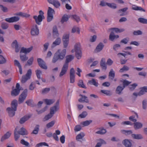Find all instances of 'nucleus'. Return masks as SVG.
Returning a JSON list of instances; mask_svg holds the SVG:
<instances>
[{
  "instance_id": "nucleus-8",
  "label": "nucleus",
  "mask_w": 147,
  "mask_h": 147,
  "mask_svg": "<svg viewBox=\"0 0 147 147\" xmlns=\"http://www.w3.org/2000/svg\"><path fill=\"white\" fill-rule=\"evenodd\" d=\"M28 90L26 89L19 96L18 101L19 104L22 103L26 99L27 95Z\"/></svg>"
},
{
  "instance_id": "nucleus-21",
  "label": "nucleus",
  "mask_w": 147,
  "mask_h": 147,
  "mask_svg": "<svg viewBox=\"0 0 147 147\" xmlns=\"http://www.w3.org/2000/svg\"><path fill=\"white\" fill-rule=\"evenodd\" d=\"M11 46L12 47H14L15 48V51L18 53L19 51V49L17 41L16 40H14L11 44Z\"/></svg>"
},
{
  "instance_id": "nucleus-50",
  "label": "nucleus",
  "mask_w": 147,
  "mask_h": 147,
  "mask_svg": "<svg viewBox=\"0 0 147 147\" xmlns=\"http://www.w3.org/2000/svg\"><path fill=\"white\" fill-rule=\"evenodd\" d=\"M68 18L67 15H64L62 17L61 22L62 24H63L64 22L67 21L68 20Z\"/></svg>"
},
{
  "instance_id": "nucleus-7",
  "label": "nucleus",
  "mask_w": 147,
  "mask_h": 147,
  "mask_svg": "<svg viewBox=\"0 0 147 147\" xmlns=\"http://www.w3.org/2000/svg\"><path fill=\"white\" fill-rule=\"evenodd\" d=\"M28 90L26 89L19 96L18 101L19 104L22 103L26 99L27 95Z\"/></svg>"
},
{
  "instance_id": "nucleus-62",
  "label": "nucleus",
  "mask_w": 147,
  "mask_h": 147,
  "mask_svg": "<svg viewBox=\"0 0 147 147\" xmlns=\"http://www.w3.org/2000/svg\"><path fill=\"white\" fill-rule=\"evenodd\" d=\"M129 40V38L128 37H126L121 40L120 41V43L126 44L127 43Z\"/></svg>"
},
{
  "instance_id": "nucleus-36",
  "label": "nucleus",
  "mask_w": 147,
  "mask_h": 147,
  "mask_svg": "<svg viewBox=\"0 0 147 147\" xmlns=\"http://www.w3.org/2000/svg\"><path fill=\"white\" fill-rule=\"evenodd\" d=\"M84 136L85 134L84 133L81 132L76 136V140L77 141H80V140L82 139Z\"/></svg>"
},
{
  "instance_id": "nucleus-28",
  "label": "nucleus",
  "mask_w": 147,
  "mask_h": 147,
  "mask_svg": "<svg viewBox=\"0 0 147 147\" xmlns=\"http://www.w3.org/2000/svg\"><path fill=\"white\" fill-rule=\"evenodd\" d=\"M19 134L22 135H26L28 134V133L26 129L23 127L20 128V131H18Z\"/></svg>"
},
{
  "instance_id": "nucleus-2",
  "label": "nucleus",
  "mask_w": 147,
  "mask_h": 147,
  "mask_svg": "<svg viewBox=\"0 0 147 147\" xmlns=\"http://www.w3.org/2000/svg\"><path fill=\"white\" fill-rule=\"evenodd\" d=\"M66 54V49H64L61 51L58 50L54 54L52 59V62L54 63L58 61L62 60L65 58Z\"/></svg>"
},
{
  "instance_id": "nucleus-32",
  "label": "nucleus",
  "mask_w": 147,
  "mask_h": 147,
  "mask_svg": "<svg viewBox=\"0 0 147 147\" xmlns=\"http://www.w3.org/2000/svg\"><path fill=\"white\" fill-rule=\"evenodd\" d=\"M104 47V45L102 43H100L96 47V50L97 52H99L101 51Z\"/></svg>"
},
{
  "instance_id": "nucleus-5",
  "label": "nucleus",
  "mask_w": 147,
  "mask_h": 147,
  "mask_svg": "<svg viewBox=\"0 0 147 147\" xmlns=\"http://www.w3.org/2000/svg\"><path fill=\"white\" fill-rule=\"evenodd\" d=\"M39 15L38 16H34L33 17L36 23L38 25L41 24V22L42 21V20L45 18L43 15L44 12L42 10H40L39 11Z\"/></svg>"
},
{
  "instance_id": "nucleus-14",
  "label": "nucleus",
  "mask_w": 147,
  "mask_h": 147,
  "mask_svg": "<svg viewBox=\"0 0 147 147\" xmlns=\"http://www.w3.org/2000/svg\"><path fill=\"white\" fill-rule=\"evenodd\" d=\"M37 61L38 65L41 68L45 69H47V66L46 65L45 62L42 59L38 58L37 59Z\"/></svg>"
},
{
  "instance_id": "nucleus-10",
  "label": "nucleus",
  "mask_w": 147,
  "mask_h": 147,
  "mask_svg": "<svg viewBox=\"0 0 147 147\" xmlns=\"http://www.w3.org/2000/svg\"><path fill=\"white\" fill-rule=\"evenodd\" d=\"M75 71L73 68L71 69L70 71V83H73L75 82Z\"/></svg>"
},
{
  "instance_id": "nucleus-31",
  "label": "nucleus",
  "mask_w": 147,
  "mask_h": 147,
  "mask_svg": "<svg viewBox=\"0 0 147 147\" xmlns=\"http://www.w3.org/2000/svg\"><path fill=\"white\" fill-rule=\"evenodd\" d=\"M124 88L122 86H118L116 88L115 92L117 94H121L122 91L123 90Z\"/></svg>"
},
{
  "instance_id": "nucleus-4",
  "label": "nucleus",
  "mask_w": 147,
  "mask_h": 147,
  "mask_svg": "<svg viewBox=\"0 0 147 147\" xmlns=\"http://www.w3.org/2000/svg\"><path fill=\"white\" fill-rule=\"evenodd\" d=\"M74 48L76 57L78 59H80L82 56V52L80 44L79 43H76L74 45Z\"/></svg>"
},
{
  "instance_id": "nucleus-42",
  "label": "nucleus",
  "mask_w": 147,
  "mask_h": 147,
  "mask_svg": "<svg viewBox=\"0 0 147 147\" xmlns=\"http://www.w3.org/2000/svg\"><path fill=\"white\" fill-rule=\"evenodd\" d=\"M44 101L46 103L49 105H50L52 104L55 101L54 99H46L44 100Z\"/></svg>"
},
{
  "instance_id": "nucleus-49",
  "label": "nucleus",
  "mask_w": 147,
  "mask_h": 147,
  "mask_svg": "<svg viewBox=\"0 0 147 147\" xmlns=\"http://www.w3.org/2000/svg\"><path fill=\"white\" fill-rule=\"evenodd\" d=\"M121 132L123 134L125 135H129L132 134V132L131 130H122L121 131Z\"/></svg>"
},
{
  "instance_id": "nucleus-27",
  "label": "nucleus",
  "mask_w": 147,
  "mask_h": 147,
  "mask_svg": "<svg viewBox=\"0 0 147 147\" xmlns=\"http://www.w3.org/2000/svg\"><path fill=\"white\" fill-rule=\"evenodd\" d=\"M123 143L126 147H132L131 143L129 140L125 139L123 141Z\"/></svg>"
},
{
  "instance_id": "nucleus-56",
  "label": "nucleus",
  "mask_w": 147,
  "mask_h": 147,
  "mask_svg": "<svg viewBox=\"0 0 147 147\" xmlns=\"http://www.w3.org/2000/svg\"><path fill=\"white\" fill-rule=\"evenodd\" d=\"M87 115L88 113L86 111H83L79 115L78 117H80L81 118H84L87 116Z\"/></svg>"
},
{
  "instance_id": "nucleus-22",
  "label": "nucleus",
  "mask_w": 147,
  "mask_h": 147,
  "mask_svg": "<svg viewBox=\"0 0 147 147\" xmlns=\"http://www.w3.org/2000/svg\"><path fill=\"white\" fill-rule=\"evenodd\" d=\"M119 37L118 35H115L114 32L112 31L109 36V40L111 41H113L114 39H117Z\"/></svg>"
},
{
  "instance_id": "nucleus-44",
  "label": "nucleus",
  "mask_w": 147,
  "mask_h": 147,
  "mask_svg": "<svg viewBox=\"0 0 147 147\" xmlns=\"http://www.w3.org/2000/svg\"><path fill=\"white\" fill-rule=\"evenodd\" d=\"M39 126L38 125H36V127H35L34 130L31 133V134H38V131L39 130Z\"/></svg>"
},
{
  "instance_id": "nucleus-43",
  "label": "nucleus",
  "mask_w": 147,
  "mask_h": 147,
  "mask_svg": "<svg viewBox=\"0 0 147 147\" xmlns=\"http://www.w3.org/2000/svg\"><path fill=\"white\" fill-rule=\"evenodd\" d=\"M78 85L80 87L83 88H86V86L84 84L83 80H79L78 82Z\"/></svg>"
},
{
  "instance_id": "nucleus-12",
  "label": "nucleus",
  "mask_w": 147,
  "mask_h": 147,
  "mask_svg": "<svg viewBox=\"0 0 147 147\" xmlns=\"http://www.w3.org/2000/svg\"><path fill=\"white\" fill-rule=\"evenodd\" d=\"M50 4L53 5L55 8H58L61 6V4L58 0H47Z\"/></svg>"
},
{
  "instance_id": "nucleus-38",
  "label": "nucleus",
  "mask_w": 147,
  "mask_h": 147,
  "mask_svg": "<svg viewBox=\"0 0 147 147\" xmlns=\"http://www.w3.org/2000/svg\"><path fill=\"white\" fill-rule=\"evenodd\" d=\"M109 76L110 79L113 80L115 76V72L113 69H111L109 72Z\"/></svg>"
},
{
  "instance_id": "nucleus-15",
  "label": "nucleus",
  "mask_w": 147,
  "mask_h": 147,
  "mask_svg": "<svg viewBox=\"0 0 147 147\" xmlns=\"http://www.w3.org/2000/svg\"><path fill=\"white\" fill-rule=\"evenodd\" d=\"M39 30L37 25H35L34 27L31 30V35L35 36L39 34Z\"/></svg>"
},
{
  "instance_id": "nucleus-17",
  "label": "nucleus",
  "mask_w": 147,
  "mask_h": 147,
  "mask_svg": "<svg viewBox=\"0 0 147 147\" xmlns=\"http://www.w3.org/2000/svg\"><path fill=\"white\" fill-rule=\"evenodd\" d=\"M33 47L32 46L27 49L25 48L24 47H22L21 49L20 53H24L25 54L30 52L32 49Z\"/></svg>"
},
{
  "instance_id": "nucleus-11",
  "label": "nucleus",
  "mask_w": 147,
  "mask_h": 147,
  "mask_svg": "<svg viewBox=\"0 0 147 147\" xmlns=\"http://www.w3.org/2000/svg\"><path fill=\"white\" fill-rule=\"evenodd\" d=\"M69 35L68 34H65L63 36V41L64 47L66 48L69 43Z\"/></svg>"
},
{
  "instance_id": "nucleus-61",
  "label": "nucleus",
  "mask_w": 147,
  "mask_h": 147,
  "mask_svg": "<svg viewBox=\"0 0 147 147\" xmlns=\"http://www.w3.org/2000/svg\"><path fill=\"white\" fill-rule=\"evenodd\" d=\"M36 74L37 78L40 79L41 78L40 75L42 74V71L39 70H37L36 71Z\"/></svg>"
},
{
  "instance_id": "nucleus-48",
  "label": "nucleus",
  "mask_w": 147,
  "mask_h": 147,
  "mask_svg": "<svg viewBox=\"0 0 147 147\" xmlns=\"http://www.w3.org/2000/svg\"><path fill=\"white\" fill-rule=\"evenodd\" d=\"M76 31L77 32L78 34H79L80 33V30L78 27L76 26H74L72 29L71 32L74 33Z\"/></svg>"
},
{
  "instance_id": "nucleus-33",
  "label": "nucleus",
  "mask_w": 147,
  "mask_h": 147,
  "mask_svg": "<svg viewBox=\"0 0 147 147\" xmlns=\"http://www.w3.org/2000/svg\"><path fill=\"white\" fill-rule=\"evenodd\" d=\"M132 9L136 11L140 10L141 11H143L144 12L145 11V10L142 7H138L135 5H133Z\"/></svg>"
},
{
  "instance_id": "nucleus-25",
  "label": "nucleus",
  "mask_w": 147,
  "mask_h": 147,
  "mask_svg": "<svg viewBox=\"0 0 147 147\" xmlns=\"http://www.w3.org/2000/svg\"><path fill=\"white\" fill-rule=\"evenodd\" d=\"M131 136L133 139L137 140H140L143 138V137L142 135L140 134H132Z\"/></svg>"
},
{
  "instance_id": "nucleus-59",
  "label": "nucleus",
  "mask_w": 147,
  "mask_h": 147,
  "mask_svg": "<svg viewBox=\"0 0 147 147\" xmlns=\"http://www.w3.org/2000/svg\"><path fill=\"white\" fill-rule=\"evenodd\" d=\"M129 69V68L126 65H124L122 68L120 69L119 72H122L124 71H127Z\"/></svg>"
},
{
  "instance_id": "nucleus-46",
  "label": "nucleus",
  "mask_w": 147,
  "mask_h": 147,
  "mask_svg": "<svg viewBox=\"0 0 147 147\" xmlns=\"http://www.w3.org/2000/svg\"><path fill=\"white\" fill-rule=\"evenodd\" d=\"M55 13V11L54 10L50 7H48L47 14L53 15V14H54Z\"/></svg>"
},
{
  "instance_id": "nucleus-41",
  "label": "nucleus",
  "mask_w": 147,
  "mask_h": 147,
  "mask_svg": "<svg viewBox=\"0 0 147 147\" xmlns=\"http://www.w3.org/2000/svg\"><path fill=\"white\" fill-rule=\"evenodd\" d=\"M99 130L96 132V133L97 134H100L101 135L103 134L106 132V130L103 128H100Z\"/></svg>"
},
{
  "instance_id": "nucleus-18",
  "label": "nucleus",
  "mask_w": 147,
  "mask_h": 147,
  "mask_svg": "<svg viewBox=\"0 0 147 147\" xmlns=\"http://www.w3.org/2000/svg\"><path fill=\"white\" fill-rule=\"evenodd\" d=\"M80 96L81 97L78 99L79 102H84L86 103H88L89 102V100L87 96L82 94H80Z\"/></svg>"
},
{
  "instance_id": "nucleus-58",
  "label": "nucleus",
  "mask_w": 147,
  "mask_h": 147,
  "mask_svg": "<svg viewBox=\"0 0 147 147\" xmlns=\"http://www.w3.org/2000/svg\"><path fill=\"white\" fill-rule=\"evenodd\" d=\"M107 4V5L110 8L113 9H116L117 8L116 5L114 3H108Z\"/></svg>"
},
{
  "instance_id": "nucleus-30",
  "label": "nucleus",
  "mask_w": 147,
  "mask_h": 147,
  "mask_svg": "<svg viewBox=\"0 0 147 147\" xmlns=\"http://www.w3.org/2000/svg\"><path fill=\"white\" fill-rule=\"evenodd\" d=\"M11 133L9 131L7 132L6 134H4L1 138V141L3 142L5 140L8 138L10 136Z\"/></svg>"
},
{
  "instance_id": "nucleus-13",
  "label": "nucleus",
  "mask_w": 147,
  "mask_h": 147,
  "mask_svg": "<svg viewBox=\"0 0 147 147\" xmlns=\"http://www.w3.org/2000/svg\"><path fill=\"white\" fill-rule=\"evenodd\" d=\"M20 19L18 16H13L5 19V20L9 23H13L18 21Z\"/></svg>"
},
{
  "instance_id": "nucleus-24",
  "label": "nucleus",
  "mask_w": 147,
  "mask_h": 147,
  "mask_svg": "<svg viewBox=\"0 0 147 147\" xmlns=\"http://www.w3.org/2000/svg\"><path fill=\"white\" fill-rule=\"evenodd\" d=\"M53 37L55 38L57 37H58L59 34L56 26H54L53 28Z\"/></svg>"
},
{
  "instance_id": "nucleus-55",
  "label": "nucleus",
  "mask_w": 147,
  "mask_h": 147,
  "mask_svg": "<svg viewBox=\"0 0 147 147\" xmlns=\"http://www.w3.org/2000/svg\"><path fill=\"white\" fill-rule=\"evenodd\" d=\"M137 86L138 84L136 83H134L131 85H129V88L130 90L132 91Z\"/></svg>"
},
{
  "instance_id": "nucleus-16",
  "label": "nucleus",
  "mask_w": 147,
  "mask_h": 147,
  "mask_svg": "<svg viewBox=\"0 0 147 147\" xmlns=\"http://www.w3.org/2000/svg\"><path fill=\"white\" fill-rule=\"evenodd\" d=\"M61 42V39L59 37H58L55 40V41H54L52 44L51 47L52 48H53L55 46L59 45Z\"/></svg>"
},
{
  "instance_id": "nucleus-6",
  "label": "nucleus",
  "mask_w": 147,
  "mask_h": 147,
  "mask_svg": "<svg viewBox=\"0 0 147 147\" xmlns=\"http://www.w3.org/2000/svg\"><path fill=\"white\" fill-rule=\"evenodd\" d=\"M32 74V71L30 69L27 71L25 75L23 76L22 77L21 82L23 83H25L30 78Z\"/></svg>"
},
{
  "instance_id": "nucleus-34",
  "label": "nucleus",
  "mask_w": 147,
  "mask_h": 147,
  "mask_svg": "<svg viewBox=\"0 0 147 147\" xmlns=\"http://www.w3.org/2000/svg\"><path fill=\"white\" fill-rule=\"evenodd\" d=\"M50 90V88H46L42 89L41 91V93L42 94H45L48 93Z\"/></svg>"
},
{
  "instance_id": "nucleus-39",
  "label": "nucleus",
  "mask_w": 147,
  "mask_h": 147,
  "mask_svg": "<svg viewBox=\"0 0 147 147\" xmlns=\"http://www.w3.org/2000/svg\"><path fill=\"white\" fill-rule=\"evenodd\" d=\"M111 29L114 31L116 33H121L125 31V29L123 28L119 29L117 28H112Z\"/></svg>"
},
{
  "instance_id": "nucleus-63",
  "label": "nucleus",
  "mask_w": 147,
  "mask_h": 147,
  "mask_svg": "<svg viewBox=\"0 0 147 147\" xmlns=\"http://www.w3.org/2000/svg\"><path fill=\"white\" fill-rule=\"evenodd\" d=\"M55 123V121H52L51 122L48 123L46 125V127L48 128H49L54 125Z\"/></svg>"
},
{
  "instance_id": "nucleus-3",
  "label": "nucleus",
  "mask_w": 147,
  "mask_h": 147,
  "mask_svg": "<svg viewBox=\"0 0 147 147\" xmlns=\"http://www.w3.org/2000/svg\"><path fill=\"white\" fill-rule=\"evenodd\" d=\"M11 107H9L7 108L9 115L10 117L13 116L15 114V111L17 110L18 106V102L17 100H14L11 103Z\"/></svg>"
},
{
  "instance_id": "nucleus-35",
  "label": "nucleus",
  "mask_w": 147,
  "mask_h": 147,
  "mask_svg": "<svg viewBox=\"0 0 147 147\" xmlns=\"http://www.w3.org/2000/svg\"><path fill=\"white\" fill-rule=\"evenodd\" d=\"M20 135L19 134L18 132L17 129L16 128L14 131V137L15 141H17L18 140L20 137Z\"/></svg>"
},
{
  "instance_id": "nucleus-37",
  "label": "nucleus",
  "mask_w": 147,
  "mask_h": 147,
  "mask_svg": "<svg viewBox=\"0 0 147 147\" xmlns=\"http://www.w3.org/2000/svg\"><path fill=\"white\" fill-rule=\"evenodd\" d=\"M20 92V89H15L11 92V95L12 96H16L18 95Z\"/></svg>"
},
{
  "instance_id": "nucleus-20",
  "label": "nucleus",
  "mask_w": 147,
  "mask_h": 147,
  "mask_svg": "<svg viewBox=\"0 0 147 147\" xmlns=\"http://www.w3.org/2000/svg\"><path fill=\"white\" fill-rule=\"evenodd\" d=\"M134 125V128L135 130L140 129L142 127L143 124L139 122H134L133 123Z\"/></svg>"
},
{
  "instance_id": "nucleus-26",
  "label": "nucleus",
  "mask_w": 147,
  "mask_h": 147,
  "mask_svg": "<svg viewBox=\"0 0 147 147\" xmlns=\"http://www.w3.org/2000/svg\"><path fill=\"white\" fill-rule=\"evenodd\" d=\"M147 92V86H144L141 88L140 92L138 93V96H140Z\"/></svg>"
},
{
  "instance_id": "nucleus-40",
  "label": "nucleus",
  "mask_w": 147,
  "mask_h": 147,
  "mask_svg": "<svg viewBox=\"0 0 147 147\" xmlns=\"http://www.w3.org/2000/svg\"><path fill=\"white\" fill-rule=\"evenodd\" d=\"M20 60L23 62L26 61L28 59V57L26 56V54L24 55H20Z\"/></svg>"
},
{
  "instance_id": "nucleus-64",
  "label": "nucleus",
  "mask_w": 147,
  "mask_h": 147,
  "mask_svg": "<svg viewBox=\"0 0 147 147\" xmlns=\"http://www.w3.org/2000/svg\"><path fill=\"white\" fill-rule=\"evenodd\" d=\"M8 24L5 23L3 22L1 24V27L3 29H6L8 27Z\"/></svg>"
},
{
  "instance_id": "nucleus-51",
  "label": "nucleus",
  "mask_w": 147,
  "mask_h": 147,
  "mask_svg": "<svg viewBox=\"0 0 147 147\" xmlns=\"http://www.w3.org/2000/svg\"><path fill=\"white\" fill-rule=\"evenodd\" d=\"M101 92L105 94L107 96H110L112 94V93L110 91L108 90H101Z\"/></svg>"
},
{
  "instance_id": "nucleus-47",
  "label": "nucleus",
  "mask_w": 147,
  "mask_h": 147,
  "mask_svg": "<svg viewBox=\"0 0 147 147\" xmlns=\"http://www.w3.org/2000/svg\"><path fill=\"white\" fill-rule=\"evenodd\" d=\"M139 22L143 24H147V19L142 18H140L138 19Z\"/></svg>"
},
{
  "instance_id": "nucleus-54",
  "label": "nucleus",
  "mask_w": 147,
  "mask_h": 147,
  "mask_svg": "<svg viewBox=\"0 0 147 147\" xmlns=\"http://www.w3.org/2000/svg\"><path fill=\"white\" fill-rule=\"evenodd\" d=\"M92 122V120H87L82 122L81 124L83 125L84 126H87Z\"/></svg>"
},
{
  "instance_id": "nucleus-45",
  "label": "nucleus",
  "mask_w": 147,
  "mask_h": 147,
  "mask_svg": "<svg viewBox=\"0 0 147 147\" xmlns=\"http://www.w3.org/2000/svg\"><path fill=\"white\" fill-rule=\"evenodd\" d=\"M88 83L91 85H93L94 86L97 87L98 86V83L96 82L94 79H93L92 80H89Z\"/></svg>"
},
{
  "instance_id": "nucleus-19",
  "label": "nucleus",
  "mask_w": 147,
  "mask_h": 147,
  "mask_svg": "<svg viewBox=\"0 0 147 147\" xmlns=\"http://www.w3.org/2000/svg\"><path fill=\"white\" fill-rule=\"evenodd\" d=\"M14 15L16 16H21L23 18H28L30 16V14L27 13L22 12H20L16 13L14 14Z\"/></svg>"
},
{
  "instance_id": "nucleus-29",
  "label": "nucleus",
  "mask_w": 147,
  "mask_h": 147,
  "mask_svg": "<svg viewBox=\"0 0 147 147\" xmlns=\"http://www.w3.org/2000/svg\"><path fill=\"white\" fill-rule=\"evenodd\" d=\"M30 117V116L25 115L20 119L19 121V123L20 124H23L26 121L28 120Z\"/></svg>"
},
{
  "instance_id": "nucleus-1",
  "label": "nucleus",
  "mask_w": 147,
  "mask_h": 147,
  "mask_svg": "<svg viewBox=\"0 0 147 147\" xmlns=\"http://www.w3.org/2000/svg\"><path fill=\"white\" fill-rule=\"evenodd\" d=\"M74 57V56L72 55H69L66 56L65 63L61 68V71L59 74V76L60 77L66 74L68 70L69 63L73 59Z\"/></svg>"
},
{
  "instance_id": "nucleus-9",
  "label": "nucleus",
  "mask_w": 147,
  "mask_h": 147,
  "mask_svg": "<svg viewBox=\"0 0 147 147\" xmlns=\"http://www.w3.org/2000/svg\"><path fill=\"white\" fill-rule=\"evenodd\" d=\"M59 100H58L55 104L50 109V113L54 114L59 109Z\"/></svg>"
},
{
  "instance_id": "nucleus-53",
  "label": "nucleus",
  "mask_w": 147,
  "mask_h": 147,
  "mask_svg": "<svg viewBox=\"0 0 147 147\" xmlns=\"http://www.w3.org/2000/svg\"><path fill=\"white\" fill-rule=\"evenodd\" d=\"M0 9L4 13L7 12L8 11V9L7 7L1 5L0 7Z\"/></svg>"
},
{
  "instance_id": "nucleus-52",
  "label": "nucleus",
  "mask_w": 147,
  "mask_h": 147,
  "mask_svg": "<svg viewBox=\"0 0 147 147\" xmlns=\"http://www.w3.org/2000/svg\"><path fill=\"white\" fill-rule=\"evenodd\" d=\"M34 59L33 57H31L27 61V63L25 64V66L31 65L33 63Z\"/></svg>"
},
{
  "instance_id": "nucleus-23",
  "label": "nucleus",
  "mask_w": 147,
  "mask_h": 147,
  "mask_svg": "<svg viewBox=\"0 0 147 147\" xmlns=\"http://www.w3.org/2000/svg\"><path fill=\"white\" fill-rule=\"evenodd\" d=\"M100 66L102 69H106L107 67L105 58H102V59L100 62Z\"/></svg>"
},
{
  "instance_id": "nucleus-57",
  "label": "nucleus",
  "mask_w": 147,
  "mask_h": 147,
  "mask_svg": "<svg viewBox=\"0 0 147 147\" xmlns=\"http://www.w3.org/2000/svg\"><path fill=\"white\" fill-rule=\"evenodd\" d=\"M53 115L54 114H51L50 113L49 114H48L45 116L44 118V121H45L49 120L53 116Z\"/></svg>"
},
{
  "instance_id": "nucleus-60",
  "label": "nucleus",
  "mask_w": 147,
  "mask_h": 147,
  "mask_svg": "<svg viewBox=\"0 0 147 147\" xmlns=\"http://www.w3.org/2000/svg\"><path fill=\"white\" fill-rule=\"evenodd\" d=\"M131 83V82H129L127 80H123V86L125 88L128 86Z\"/></svg>"
}]
</instances>
